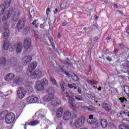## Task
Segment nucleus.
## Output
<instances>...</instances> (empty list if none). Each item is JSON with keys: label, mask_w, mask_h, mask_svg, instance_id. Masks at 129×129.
I'll list each match as a JSON object with an SVG mask.
<instances>
[{"label": "nucleus", "mask_w": 129, "mask_h": 129, "mask_svg": "<svg viewBox=\"0 0 129 129\" xmlns=\"http://www.w3.org/2000/svg\"><path fill=\"white\" fill-rule=\"evenodd\" d=\"M36 23H37V20L34 21L32 23V25H35V28H38V26L36 25Z\"/></svg>", "instance_id": "obj_42"}, {"label": "nucleus", "mask_w": 129, "mask_h": 129, "mask_svg": "<svg viewBox=\"0 0 129 129\" xmlns=\"http://www.w3.org/2000/svg\"><path fill=\"white\" fill-rule=\"evenodd\" d=\"M68 87H69V88H70L71 89H74V90L77 89V88L74 86L73 84H68Z\"/></svg>", "instance_id": "obj_32"}, {"label": "nucleus", "mask_w": 129, "mask_h": 129, "mask_svg": "<svg viewBox=\"0 0 129 129\" xmlns=\"http://www.w3.org/2000/svg\"><path fill=\"white\" fill-rule=\"evenodd\" d=\"M47 111L44 109H41L36 112L35 115L33 116V118L35 120L31 121L30 123L27 122L24 125V129H27V125H31V126H35L40 123V120H44L46 119V114Z\"/></svg>", "instance_id": "obj_2"}, {"label": "nucleus", "mask_w": 129, "mask_h": 129, "mask_svg": "<svg viewBox=\"0 0 129 129\" xmlns=\"http://www.w3.org/2000/svg\"><path fill=\"white\" fill-rule=\"evenodd\" d=\"M126 32L127 33V34L128 35L129 34V29H128V28H127V27H126Z\"/></svg>", "instance_id": "obj_50"}, {"label": "nucleus", "mask_w": 129, "mask_h": 129, "mask_svg": "<svg viewBox=\"0 0 129 129\" xmlns=\"http://www.w3.org/2000/svg\"><path fill=\"white\" fill-rule=\"evenodd\" d=\"M24 81V79L20 76L16 77L14 80V83L15 84H21Z\"/></svg>", "instance_id": "obj_20"}, {"label": "nucleus", "mask_w": 129, "mask_h": 129, "mask_svg": "<svg viewBox=\"0 0 129 129\" xmlns=\"http://www.w3.org/2000/svg\"><path fill=\"white\" fill-rule=\"evenodd\" d=\"M75 99L78 101H82V99L78 97H75Z\"/></svg>", "instance_id": "obj_44"}, {"label": "nucleus", "mask_w": 129, "mask_h": 129, "mask_svg": "<svg viewBox=\"0 0 129 129\" xmlns=\"http://www.w3.org/2000/svg\"><path fill=\"white\" fill-rule=\"evenodd\" d=\"M15 120V114L14 113H8L5 118V121L8 124H11Z\"/></svg>", "instance_id": "obj_7"}, {"label": "nucleus", "mask_w": 129, "mask_h": 129, "mask_svg": "<svg viewBox=\"0 0 129 129\" xmlns=\"http://www.w3.org/2000/svg\"><path fill=\"white\" fill-rule=\"evenodd\" d=\"M9 46H10V43L9 42H5L4 44V50H8L9 49Z\"/></svg>", "instance_id": "obj_30"}, {"label": "nucleus", "mask_w": 129, "mask_h": 129, "mask_svg": "<svg viewBox=\"0 0 129 129\" xmlns=\"http://www.w3.org/2000/svg\"><path fill=\"white\" fill-rule=\"evenodd\" d=\"M35 40H37L39 38V35L35 34Z\"/></svg>", "instance_id": "obj_49"}, {"label": "nucleus", "mask_w": 129, "mask_h": 129, "mask_svg": "<svg viewBox=\"0 0 129 129\" xmlns=\"http://www.w3.org/2000/svg\"><path fill=\"white\" fill-rule=\"evenodd\" d=\"M60 86L61 88L62 91H65V89L64 88V85L62 83H60Z\"/></svg>", "instance_id": "obj_38"}, {"label": "nucleus", "mask_w": 129, "mask_h": 129, "mask_svg": "<svg viewBox=\"0 0 129 129\" xmlns=\"http://www.w3.org/2000/svg\"><path fill=\"white\" fill-rule=\"evenodd\" d=\"M20 15L21 11L20 10L15 11L11 9L9 11L5 13L2 18V21L5 22L6 25H9L11 22H13L12 25L13 29L22 30L25 27L26 20L22 18L17 24V22H18Z\"/></svg>", "instance_id": "obj_1"}, {"label": "nucleus", "mask_w": 129, "mask_h": 129, "mask_svg": "<svg viewBox=\"0 0 129 129\" xmlns=\"http://www.w3.org/2000/svg\"><path fill=\"white\" fill-rule=\"evenodd\" d=\"M44 85H43L41 81H37L36 83V89L38 91L44 90Z\"/></svg>", "instance_id": "obj_15"}, {"label": "nucleus", "mask_w": 129, "mask_h": 129, "mask_svg": "<svg viewBox=\"0 0 129 129\" xmlns=\"http://www.w3.org/2000/svg\"><path fill=\"white\" fill-rule=\"evenodd\" d=\"M37 65V62L36 61H33L28 66V68L27 69L28 71L31 73L33 72L35 70V69H36Z\"/></svg>", "instance_id": "obj_14"}, {"label": "nucleus", "mask_w": 129, "mask_h": 129, "mask_svg": "<svg viewBox=\"0 0 129 129\" xmlns=\"http://www.w3.org/2000/svg\"><path fill=\"white\" fill-rule=\"evenodd\" d=\"M100 123H101V125L103 128H105L107 127L108 123H107V120L106 119L103 118L101 119L100 120Z\"/></svg>", "instance_id": "obj_22"}, {"label": "nucleus", "mask_w": 129, "mask_h": 129, "mask_svg": "<svg viewBox=\"0 0 129 129\" xmlns=\"http://www.w3.org/2000/svg\"><path fill=\"white\" fill-rule=\"evenodd\" d=\"M47 92L48 95L45 97L44 99L45 101H50V100H51V99H53V98H54L55 88L53 87H50L47 89Z\"/></svg>", "instance_id": "obj_5"}, {"label": "nucleus", "mask_w": 129, "mask_h": 129, "mask_svg": "<svg viewBox=\"0 0 129 129\" xmlns=\"http://www.w3.org/2000/svg\"><path fill=\"white\" fill-rule=\"evenodd\" d=\"M4 96V93H0V96Z\"/></svg>", "instance_id": "obj_61"}, {"label": "nucleus", "mask_w": 129, "mask_h": 129, "mask_svg": "<svg viewBox=\"0 0 129 129\" xmlns=\"http://www.w3.org/2000/svg\"><path fill=\"white\" fill-rule=\"evenodd\" d=\"M32 56L31 55H25L23 57L22 62L25 66L31 63L32 61Z\"/></svg>", "instance_id": "obj_11"}, {"label": "nucleus", "mask_w": 129, "mask_h": 129, "mask_svg": "<svg viewBox=\"0 0 129 129\" xmlns=\"http://www.w3.org/2000/svg\"><path fill=\"white\" fill-rule=\"evenodd\" d=\"M57 117H61L63 114V108L59 107L56 113Z\"/></svg>", "instance_id": "obj_23"}, {"label": "nucleus", "mask_w": 129, "mask_h": 129, "mask_svg": "<svg viewBox=\"0 0 129 129\" xmlns=\"http://www.w3.org/2000/svg\"><path fill=\"white\" fill-rule=\"evenodd\" d=\"M78 92L79 94L81 93V88H78Z\"/></svg>", "instance_id": "obj_47"}, {"label": "nucleus", "mask_w": 129, "mask_h": 129, "mask_svg": "<svg viewBox=\"0 0 129 129\" xmlns=\"http://www.w3.org/2000/svg\"><path fill=\"white\" fill-rule=\"evenodd\" d=\"M64 64H67L68 65H71V63H69V59L68 58H67V61H64Z\"/></svg>", "instance_id": "obj_40"}, {"label": "nucleus", "mask_w": 129, "mask_h": 129, "mask_svg": "<svg viewBox=\"0 0 129 129\" xmlns=\"http://www.w3.org/2000/svg\"><path fill=\"white\" fill-rule=\"evenodd\" d=\"M38 101H39V99L36 96H30L26 99L28 104H30V103H37Z\"/></svg>", "instance_id": "obj_9"}, {"label": "nucleus", "mask_w": 129, "mask_h": 129, "mask_svg": "<svg viewBox=\"0 0 129 129\" xmlns=\"http://www.w3.org/2000/svg\"><path fill=\"white\" fill-rule=\"evenodd\" d=\"M101 87H99V88H98V91H101Z\"/></svg>", "instance_id": "obj_58"}, {"label": "nucleus", "mask_w": 129, "mask_h": 129, "mask_svg": "<svg viewBox=\"0 0 129 129\" xmlns=\"http://www.w3.org/2000/svg\"><path fill=\"white\" fill-rule=\"evenodd\" d=\"M92 118H93V115H90L89 116V118L87 119V122L89 124H95V125H97V123H96V121L93 120Z\"/></svg>", "instance_id": "obj_19"}, {"label": "nucleus", "mask_w": 129, "mask_h": 129, "mask_svg": "<svg viewBox=\"0 0 129 129\" xmlns=\"http://www.w3.org/2000/svg\"><path fill=\"white\" fill-rule=\"evenodd\" d=\"M71 77L72 78V79H73V80H74L75 81H77L79 79L78 77L76 76V75H75V74L74 73H73V75L71 76Z\"/></svg>", "instance_id": "obj_29"}, {"label": "nucleus", "mask_w": 129, "mask_h": 129, "mask_svg": "<svg viewBox=\"0 0 129 129\" xmlns=\"http://www.w3.org/2000/svg\"><path fill=\"white\" fill-rule=\"evenodd\" d=\"M62 117L64 120H69L71 118V112L69 111H64Z\"/></svg>", "instance_id": "obj_18"}, {"label": "nucleus", "mask_w": 129, "mask_h": 129, "mask_svg": "<svg viewBox=\"0 0 129 129\" xmlns=\"http://www.w3.org/2000/svg\"><path fill=\"white\" fill-rule=\"evenodd\" d=\"M0 63L1 64H2V65H4V66H6V64L7 63V59H6V57H1Z\"/></svg>", "instance_id": "obj_26"}, {"label": "nucleus", "mask_w": 129, "mask_h": 129, "mask_svg": "<svg viewBox=\"0 0 129 129\" xmlns=\"http://www.w3.org/2000/svg\"><path fill=\"white\" fill-rule=\"evenodd\" d=\"M80 129H87V128H84V127H83V128H81Z\"/></svg>", "instance_id": "obj_63"}, {"label": "nucleus", "mask_w": 129, "mask_h": 129, "mask_svg": "<svg viewBox=\"0 0 129 129\" xmlns=\"http://www.w3.org/2000/svg\"><path fill=\"white\" fill-rule=\"evenodd\" d=\"M117 51H118L117 49H114V53L115 55H116V52H117Z\"/></svg>", "instance_id": "obj_53"}, {"label": "nucleus", "mask_w": 129, "mask_h": 129, "mask_svg": "<svg viewBox=\"0 0 129 129\" xmlns=\"http://www.w3.org/2000/svg\"><path fill=\"white\" fill-rule=\"evenodd\" d=\"M85 121V120H84L83 117L77 118V116L75 115L72 117L70 124L73 127H74L75 126V127L79 128V127H81V126L83 125V123H84Z\"/></svg>", "instance_id": "obj_3"}, {"label": "nucleus", "mask_w": 129, "mask_h": 129, "mask_svg": "<svg viewBox=\"0 0 129 129\" xmlns=\"http://www.w3.org/2000/svg\"><path fill=\"white\" fill-rule=\"evenodd\" d=\"M12 0H5V5H2L0 6V16H2L5 13V10L7 8H9L11 5Z\"/></svg>", "instance_id": "obj_6"}, {"label": "nucleus", "mask_w": 129, "mask_h": 129, "mask_svg": "<svg viewBox=\"0 0 129 129\" xmlns=\"http://www.w3.org/2000/svg\"><path fill=\"white\" fill-rule=\"evenodd\" d=\"M32 44V40L30 38H26L24 41V47L25 49H29Z\"/></svg>", "instance_id": "obj_13"}, {"label": "nucleus", "mask_w": 129, "mask_h": 129, "mask_svg": "<svg viewBox=\"0 0 129 129\" xmlns=\"http://www.w3.org/2000/svg\"><path fill=\"white\" fill-rule=\"evenodd\" d=\"M15 78V74L13 73H9L6 75V76L5 78V80L6 81H7V82H10L12 81V80H13Z\"/></svg>", "instance_id": "obj_17"}, {"label": "nucleus", "mask_w": 129, "mask_h": 129, "mask_svg": "<svg viewBox=\"0 0 129 129\" xmlns=\"http://www.w3.org/2000/svg\"><path fill=\"white\" fill-rule=\"evenodd\" d=\"M96 109V108L94 107L88 108V110H89V111H95Z\"/></svg>", "instance_id": "obj_36"}, {"label": "nucleus", "mask_w": 129, "mask_h": 129, "mask_svg": "<svg viewBox=\"0 0 129 129\" xmlns=\"http://www.w3.org/2000/svg\"><path fill=\"white\" fill-rule=\"evenodd\" d=\"M111 39V38H110V37L108 36L107 37V40H110Z\"/></svg>", "instance_id": "obj_60"}, {"label": "nucleus", "mask_w": 129, "mask_h": 129, "mask_svg": "<svg viewBox=\"0 0 129 129\" xmlns=\"http://www.w3.org/2000/svg\"><path fill=\"white\" fill-rule=\"evenodd\" d=\"M10 65L12 67L16 66L18 64V60L16 57H12L8 61Z\"/></svg>", "instance_id": "obj_16"}, {"label": "nucleus", "mask_w": 129, "mask_h": 129, "mask_svg": "<svg viewBox=\"0 0 129 129\" xmlns=\"http://www.w3.org/2000/svg\"><path fill=\"white\" fill-rule=\"evenodd\" d=\"M51 12V10H50V8H47V9L46 10V13L48 15V14H49V13Z\"/></svg>", "instance_id": "obj_45"}, {"label": "nucleus", "mask_w": 129, "mask_h": 129, "mask_svg": "<svg viewBox=\"0 0 129 129\" xmlns=\"http://www.w3.org/2000/svg\"><path fill=\"white\" fill-rule=\"evenodd\" d=\"M119 45L120 48H123V44H122V43H119Z\"/></svg>", "instance_id": "obj_54"}, {"label": "nucleus", "mask_w": 129, "mask_h": 129, "mask_svg": "<svg viewBox=\"0 0 129 129\" xmlns=\"http://www.w3.org/2000/svg\"><path fill=\"white\" fill-rule=\"evenodd\" d=\"M120 115L121 116H124V115H125V112L121 111L120 112Z\"/></svg>", "instance_id": "obj_43"}, {"label": "nucleus", "mask_w": 129, "mask_h": 129, "mask_svg": "<svg viewBox=\"0 0 129 129\" xmlns=\"http://www.w3.org/2000/svg\"><path fill=\"white\" fill-rule=\"evenodd\" d=\"M26 93H27V91H26V90L24 88H19L17 90V95L19 98L21 99L26 96Z\"/></svg>", "instance_id": "obj_8"}, {"label": "nucleus", "mask_w": 129, "mask_h": 129, "mask_svg": "<svg viewBox=\"0 0 129 129\" xmlns=\"http://www.w3.org/2000/svg\"><path fill=\"white\" fill-rule=\"evenodd\" d=\"M65 74L66 75H67V76H69V77H71V73H68L67 72H65Z\"/></svg>", "instance_id": "obj_41"}, {"label": "nucleus", "mask_w": 129, "mask_h": 129, "mask_svg": "<svg viewBox=\"0 0 129 129\" xmlns=\"http://www.w3.org/2000/svg\"><path fill=\"white\" fill-rule=\"evenodd\" d=\"M62 124H63V122L61 121L59 123L60 127L58 126L56 129H62Z\"/></svg>", "instance_id": "obj_39"}, {"label": "nucleus", "mask_w": 129, "mask_h": 129, "mask_svg": "<svg viewBox=\"0 0 129 129\" xmlns=\"http://www.w3.org/2000/svg\"><path fill=\"white\" fill-rule=\"evenodd\" d=\"M50 82H51L52 84L53 85H57V81L54 78H52V77H50Z\"/></svg>", "instance_id": "obj_31"}, {"label": "nucleus", "mask_w": 129, "mask_h": 129, "mask_svg": "<svg viewBox=\"0 0 129 129\" xmlns=\"http://www.w3.org/2000/svg\"><path fill=\"white\" fill-rule=\"evenodd\" d=\"M66 96L68 98L69 100H71V101H74V98L73 97V95L70 93L66 92Z\"/></svg>", "instance_id": "obj_24"}, {"label": "nucleus", "mask_w": 129, "mask_h": 129, "mask_svg": "<svg viewBox=\"0 0 129 129\" xmlns=\"http://www.w3.org/2000/svg\"><path fill=\"white\" fill-rule=\"evenodd\" d=\"M118 13H119V14H120L121 16H122V15H123V13L121 11H118Z\"/></svg>", "instance_id": "obj_52"}, {"label": "nucleus", "mask_w": 129, "mask_h": 129, "mask_svg": "<svg viewBox=\"0 0 129 129\" xmlns=\"http://www.w3.org/2000/svg\"><path fill=\"white\" fill-rule=\"evenodd\" d=\"M95 40H98V38L96 37V38H95Z\"/></svg>", "instance_id": "obj_64"}, {"label": "nucleus", "mask_w": 129, "mask_h": 129, "mask_svg": "<svg viewBox=\"0 0 129 129\" xmlns=\"http://www.w3.org/2000/svg\"><path fill=\"white\" fill-rule=\"evenodd\" d=\"M124 92H125V93H127V92H126V90H125V89H124Z\"/></svg>", "instance_id": "obj_62"}, {"label": "nucleus", "mask_w": 129, "mask_h": 129, "mask_svg": "<svg viewBox=\"0 0 129 129\" xmlns=\"http://www.w3.org/2000/svg\"><path fill=\"white\" fill-rule=\"evenodd\" d=\"M66 25H67V22H63L62 23V26H63V27H64V26H66Z\"/></svg>", "instance_id": "obj_48"}, {"label": "nucleus", "mask_w": 129, "mask_h": 129, "mask_svg": "<svg viewBox=\"0 0 129 129\" xmlns=\"http://www.w3.org/2000/svg\"><path fill=\"white\" fill-rule=\"evenodd\" d=\"M90 84H91L92 85H95V84H97V82L94 81V80H92L90 82Z\"/></svg>", "instance_id": "obj_35"}, {"label": "nucleus", "mask_w": 129, "mask_h": 129, "mask_svg": "<svg viewBox=\"0 0 129 129\" xmlns=\"http://www.w3.org/2000/svg\"><path fill=\"white\" fill-rule=\"evenodd\" d=\"M41 82H42V85H44V86H48L49 85V82L48 81V80L46 79H42Z\"/></svg>", "instance_id": "obj_27"}, {"label": "nucleus", "mask_w": 129, "mask_h": 129, "mask_svg": "<svg viewBox=\"0 0 129 129\" xmlns=\"http://www.w3.org/2000/svg\"><path fill=\"white\" fill-rule=\"evenodd\" d=\"M124 69L127 70V71H128L129 70V67L126 66V67H124Z\"/></svg>", "instance_id": "obj_51"}, {"label": "nucleus", "mask_w": 129, "mask_h": 129, "mask_svg": "<svg viewBox=\"0 0 129 129\" xmlns=\"http://www.w3.org/2000/svg\"><path fill=\"white\" fill-rule=\"evenodd\" d=\"M57 38H61V34L60 33H58Z\"/></svg>", "instance_id": "obj_56"}, {"label": "nucleus", "mask_w": 129, "mask_h": 129, "mask_svg": "<svg viewBox=\"0 0 129 129\" xmlns=\"http://www.w3.org/2000/svg\"><path fill=\"white\" fill-rule=\"evenodd\" d=\"M119 100H120V101H121V102L122 103H123V102H124V101H125L126 102V101H127V100H126V98H123V99H122V98H119Z\"/></svg>", "instance_id": "obj_37"}, {"label": "nucleus", "mask_w": 129, "mask_h": 129, "mask_svg": "<svg viewBox=\"0 0 129 129\" xmlns=\"http://www.w3.org/2000/svg\"><path fill=\"white\" fill-rule=\"evenodd\" d=\"M119 129H129V126L123 125V124H120L119 125Z\"/></svg>", "instance_id": "obj_33"}, {"label": "nucleus", "mask_w": 129, "mask_h": 129, "mask_svg": "<svg viewBox=\"0 0 129 129\" xmlns=\"http://www.w3.org/2000/svg\"><path fill=\"white\" fill-rule=\"evenodd\" d=\"M31 76L35 79L41 78L42 77V71L36 69L31 74Z\"/></svg>", "instance_id": "obj_10"}, {"label": "nucleus", "mask_w": 129, "mask_h": 129, "mask_svg": "<svg viewBox=\"0 0 129 129\" xmlns=\"http://www.w3.org/2000/svg\"><path fill=\"white\" fill-rule=\"evenodd\" d=\"M51 100L50 104L52 106H59L61 104V100L57 98L52 99Z\"/></svg>", "instance_id": "obj_12"}, {"label": "nucleus", "mask_w": 129, "mask_h": 129, "mask_svg": "<svg viewBox=\"0 0 129 129\" xmlns=\"http://www.w3.org/2000/svg\"><path fill=\"white\" fill-rule=\"evenodd\" d=\"M9 36H10V31L8 29H6L4 31V38L8 39V38H9Z\"/></svg>", "instance_id": "obj_25"}, {"label": "nucleus", "mask_w": 129, "mask_h": 129, "mask_svg": "<svg viewBox=\"0 0 129 129\" xmlns=\"http://www.w3.org/2000/svg\"><path fill=\"white\" fill-rule=\"evenodd\" d=\"M106 105H107L106 103H103L102 104L103 108L105 109L106 111H109V110H110V108H109V107Z\"/></svg>", "instance_id": "obj_28"}, {"label": "nucleus", "mask_w": 129, "mask_h": 129, "mask_svg": "<svg viewBox=\"0 0 129 129\" xmlns=\"http://www.w3.org/2000/svg\"><path fill=\"white\" fill-rule=\"evenodd\" d=\"M125 89H127L128 92V93H129V87H128V86L126 87Z\"/></svg>", "instance_id": "obj_59"}, {"label": "nucleus", "mask_w": 129, "mask_h": 129, "mask_svg": "<svg viewBox=\"0 0 129 129\" xmlns=\"http://www.w3.org/2000/svg\"><path fill=\"white\" fill-rule=\"evenodd\" d=\"M9 114L8 111H3L0 113V119L3 120L7 118V116Z\"/></svg>", "instance_id": "obj_21"}, {"label": "nucleus", "mask_w": 129, "mask_h": 129, "mask_svg": "<svg viewBox=\"0 0 129 129\" xmlns=\"http://www.w3.org/2000/svg\"><path fill=\"white\" fill-rule=\"evenodd\" d=\"M10 46V51L11 52H14L16 50L17 53H21L23 50V44L21 42H19L17 44L15 42H11Z\"/></svg>", "instance_id": "obj_4"}, {"label": "nucleus", "mask_w": 129, "mask_h": 129, "mask_svg": "<svg viewBox=\"0 0 129 129\" xmlns=\"http://www.w3.org/2000/svg\"><path fill=\"white\" fill-rule=\"evenodd\" d=\"M106 59L107 60V61H109V62H110V61H111V57L108 56L106 57Z\"/></svg>", "instance_id": "obj_46"}, {"label": "nucleus", "mask_w": 129, "mask_h": 129, "mask_svg": "<svg viewBox=\"0 0 129 129\" xmlns=\"http://www.w3.org/2000/svg\"><path fill=\"white\" fill-rule=\"evenodd\" d=\"M56 13H58V9H55V11L54 12V14H56Z\"/></svg>", "instance_id": "obj_57"}, {"label": "nucleus", "mask_w": 129, "mask_h": 129, "mask_svg": "<svg viewBox=\"0 0 129 129\" xmlns=\"http://www.w3.org/2000/svg\"><path fill=\"white\" fill-rule=\"evenodd\" d=\"M114 9H117V8H118V6H117V5L114 4Z\"/></svg>", "instance_id": "obj_55"}, {"label": "nucleus", "mask_w": 129, "mask_h": 129, "mask_svg": "<svg viewBox=\"0 0 129 129\" xmlns=\"http://www.w3.org/2000/svg\"><path fill=\"white\" fill-rule=\"evenodd\" d=\"M122 123H124V124H126V125H129V120H123Z\"/></svg>", "instance_id": "obj_34"}]
</instances>
